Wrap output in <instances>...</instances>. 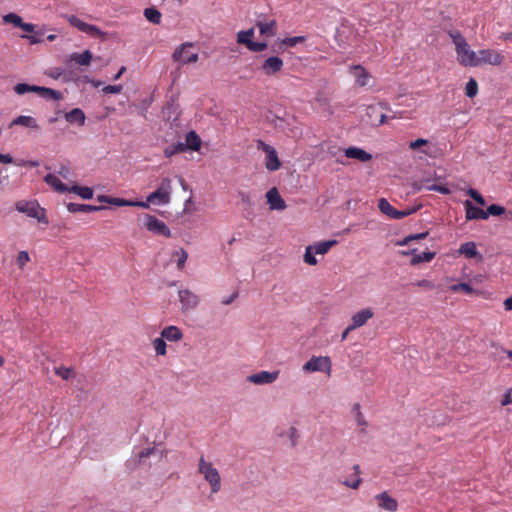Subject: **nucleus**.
<instances>
[{"mask_svg":"<svg viewBox=\"0 0 512 512\" xmlns=\"http://www.w3.org/2000/svg\"><path fill=\"white\" fill-rule=\"evenodd\" d=\"M448 35L455 45L459 64L465 67H477V53L470 49L469 44L460 31L450 30Z\"/></svg>","mask_w":512,"mask_h":512,"instance_id":"f257e3e1","label":"nucleus"},{"mask_svg":"<svg viewBox=\"0 0 512 512\" xmlns=\"http://www.w3.org/2000/svg\"><path fill=\"white\" fill-rule=\"evenodd\" d=\"M13 90L18 95H24L26 93L33 92L46 100L52 99L59 101L63 99V95L60 91L44 86L31 85L28 83H18L14 86Z\"/></svg>","mask_w":512,"mask_h":512,"instance_id":"f03ea898","label":"nucleus"},{"mask_svg":"<svg viewBox=\"0 0 512 512\" xmlns=\"http://www.w3.org/2000/svg\"><path fill=\"white\" fill-rule=\"evenodd\" d=\"M198 471L204 476V479L210 484L211 492L217 493L221 488V478L218 470L213 467L211 462H206L202 456L199 459Z\"/></svg>","mask_w":512,"mask_h":512,"instance_id":"7ed1b4c3","label":"nucleus"},{"mask_svg":"<svg viewBox=\"0 0 512 512\" xmlns=\"http://www.w3.org/2000/svg\"><path fill=\"white\" fill-rule=\"evenodd\" d=\"M18 212L26 214L28 217L37 219L38 222L48 224V219L45 215V209L40 207L36 201H18L15 204Z\"/></svg>","mask_w":512,"mask_h":512,"instance_id":"20e7f679","label":"nucleus"},{"mask_svg":"<svg viewBox=\"0 0 512 512\" xmlns=\"http://www.w3.org/2000/svg\"><path fill=\"white\" fill-rule=\"evenodd\" d=\"M171 179L169 177H164L161 180L160 186L149 196L147 197V201L151 203H156L158 201L159 204H168L171 199Z\"/></svg>","mask_w":512,"mask_h":512,"instance_id":"39448f33","label":"nucleus"},{"mask_svg":"<svg viewBox=\"0 0 512 512\" xmlns=\"http://www.w3.org/2000/svg\"><path fill=\"white\" fill-rule=\"evenodd\" d=\"M257 149L262 150L265 153V167L268 171H277L281 167V161L279 160L276 149L265 143L263 140H257Z\"/></svg>","mask_w":512,"mask_h":512,"instance_id":"423d86ee","label":"nucleus"},{"mask_svg":"<svg viewBox=\"0 0 512 512\" xmlns=\"http://www.w3.org/2000/svg\"><path fill=\"white\" fill-rule=\"evenodd\" d=\"M142 219L143 225L148 231L156 235L164 236L166 238L171 237V231L169 227L163 221L157 219L155 216L151 214H143Z\"/></svg>","mask_w":512,"mask_h":512,"instance_id":"0eeeda50","label":"nucleus"},{"mask_svg":"<svg viewBox=\"0 0 512 512\" xmlns=\"http://www.w3.org/2000/svg\"><path fill=\"white\" fill-rule=\"evenodd\" d=\"M65 18L69 22L70 25H72L73 27H76L81 32L87 33L94 37H100L102 40H105L107 37L106 32H103L95 25L83 22L75 15H66Z\"/></svg>","mask_w":512,"mask_h":512,"instance_id":"6e6552de","label":"nucleus"},{"mask_svg":"<svg viewBox=\"0 0 512 512\" xmlns=\"http://www.w3.org/2000/svg\"><path fill=\"white\" fill-rule=\"evenodd\" d=\"M378 208L381 213L385 214L391 219H402L415 213L418 210V207H412L405 210H397L385 198L379 199Z\"/></svg>","mask_w":512,"mask_h":512,"instance_id":"1a4fd4ad","label":"nucleus"},{"mask_svg":"<svg viewBox=\"0 0 512 512\" xmlns=\"http://www.w3.org/2000/svg\"><path fill=\"white\" fill-rule=\"evenodd\" d=\"M477 67L485 64L498 66L504 61V56L494 49H482L477 52Z\"/></svg>","mask_w":512,"mask_h":512,"instance_id":"9d476101","label":"nucleus"},{"mask_svg":"<svg viewBox=\"0 0 512 512\" xmlns=\"http://www.w3.org/2000/svg\"><path fill=\"white\" fill-rule=\"evenodd\" d=\"M348 71L350 75L353 76L355 80V85L359 88L369 86L371 80L373 79L372 75L361 64L350 65Z\"/></svg>","mask_w":512,"mask_h":512,"instance_id":"9b49d317","label":"nucleus"},{"mask_svg":"<svg viewBox=\"0 0 512 512\" xmlns=\"http://www.w3.org/2000/svg\"><path fill=\"white\" fill-rule=\"evenodd\" d=\"M192 46V43H184L181 46L177 47L172 55L173 60L179 62L182 65L188 63H195L198 60V53L190 52L187 50Z\"/></svg>","mask_w":512,"mask_h":512,"instance_id":"f8f14e48","label":"nucleus"},{"mask_svg":"<svg viewBox=\"0 0 512 512\" xmlns=\"http://www.w3.org/2000/svg\"><path fill=\"white\" fill-rule=\"evenodd\" d=\"M334 37L340 48H346L353 43L356 34L351 26L342 24L336 29Z\"/></svg>","mask_w":512,"mask_h":512,"instance_id":"ddd939ff","label":"nucleus"},{"mask_svg":"<svg viewBox=\"0 0 512 512\" xmlns=\"http://www.w3.org/2000/svg\"><path fill=\"white\" fill-rule=\"evenodd\" d=\"M182 312L194 310L199 304V297L188 289H182L178 292Z\"/></svg>","mask_w":512,"mask_h":512,"instance_id":"4468645a","label":"nucleus"},{"mask_svg":"<svg viewBox=\"0 0 512 512\" xmlns=\"http://www.w3.org/2000/svg\"><path fill=\"white\" fill-rule=\"evenodd\" d=\"M279 371H260L247 377V381L256 385L272 384L278 379Z\"/></svg>","mask_w":512,"mask_h":512,"instance_id":"2eb2a0df","label":"nucleus"},{"mask_svg":"<svg viewBox=\"0 0 512 512\" xmlns=\"http://www.w3.org/2000/svg\"><path fill=\"white\" fill-rule=\"evenodd\" d=\"M374 315V312L371 308H365L352 316V322L348 326V330H354L356 328L362 327L370 320Z\"/></svg>","mask_w":512,"mask_h":512,"instance_id":"dca6fc26","label":"nucleus"},{"mask_svg":"<svg viewBox=\"0 0 512 512\" xmlns=\"http://www.w3.org/2000/svg\"><path fill=\"white\" fill-rule=\"evenodd\" d=\"M267 203L270 210L282 211L286 208L284 199L279 194L277 188L273 187L266 193Z\"/></svg>","mask_w":512,"mask_h":512,"instance_id":"f3484780","label":"nucleus"},{"mask_svg":"<svg viewBox=\"0 0 512 512\" xmlns=\"http://www.w3.org/2000/svg\"><path fill=\"white\" fill-rule=\"evenodd\" d=\"M464 207H465V217H466L467 221L478 220V219H481V220L488 219V213H486L485 210L474 206L470 200H466L464 202Z\"/></svg>","mask_w":512,"mask_h":512,"instance_id":"a211bd4d","label":"nucleus"},{"mask_svg":"<svg viewBox=\"0 0 512 512\" xmlns=\"http://www.w3.org/2000/svg\"><path fill=\"white\" fill-rule=\"evenodd\" d=\"M283 67V60L278 56L267 58L261 65V70L265 75H273L279 72Z\"/></svg>","mask_w":512,"mask_h":512,"instance_id":"6ab92c4d","label":"nucleus"},{"mask_svg":"<svg viewBox=\"0 0 512 512\" xmlns=\"http://www.w3.org/2000/svg\"><path fill=\"white\" fill-rule=\"evenodd\" d=\"M67 210L70 213H92L97 212L106 209L105 206H96V205H90V204H79V203H68L66 205Z\"/></svg>","mask_w":512,"mask_h":512,"instance_id":"aec40b11","label":"nucleus"},{"mask_svg":"<svg viewBox=\"0 0 512 512\" xmlns=\"http://www.w3.org/2000/svg\"><path fill=\"white\" fill-rule=\"evenodd\" d=\"M347 158L356 159L360 162H368L372 159V155L359 147H348L344 150Z\"/></svg>","mask_w":512,"mask_h":512,"instance_id":"412c9836","label":"nucleus"},{"mask_svg":"<svg viewBox=\"0 0 512 512\" xmlns=\"http://www.w3.org/2000/svg\"><path fill=\"white\" fill-rule=\"evenodd\" d=\"M375 499L378 502V506L384 510L394 512L397 510L398 503L397 501L390 497L386 492H382L375 496Z\"/></svg>","mask_w":512,"mask_h":512,"instance_id":"4be33fe9","label":"nucleus"},{"mask_svg":"<svg viewBox=\"0 0 512 512\" xmlns=\"http://www.w3.org/2000/svg\"><path fill=\"white\" fill-rule=\"evenodd\" d=\"M16 125L31 128V129H34L37 131L40 130V126L38 125L36 119L31 116L20 115V116L16 117L9 124V128L16 126Z\"/></svg>","mask_w":512,"mask_h":512,"instance_id":"5701e85b","label":"nucleus"},{"mask_svg":"<svg viewBox=\"0 0 512 512\" xmlns=\"http://www.w3.org/2000/svg\"><path fill=\"white\" fill-rule=\"evenodd\" d=\"M65 120L70 124H77L83 126L85 124L86 116L80 108H74L69 112L64 113Z\"/></svg>","mask_w":512,"mask_h":512,"instance_id":"b1692460","label":"nucleus"},{"mask_svg":"<svg viewBox=\"0 0 512 512\" xmlns=\"http://www.w3.org/2000/svg\"><path fill=\"white\" fill-rule=\"evenodd\" d=\"M237 196L241 199V202L245 206L244 210L246 211V213L244 214V217L246 219L251 220L254 216V213H253L254 202L252 200L251 194L248 192H244V191H238Z\"/></svg>","mask_w":512,"mask_h":512,"instance_id":"393cba45","label":"nucleus"},{"mask_svg":"<svg viewBox=\"0 0 512 512\" xmlns=\"http://www.w3.org/2000/svg\"><path fill=\"white\" fill-rule=\"evenodd\" d=\"M183 143L187 151H198L201 147V138L195 131L191 130L186 134Z\"/></svg>","mask_w":512,"mask_h":512,"instance_id":"a878e982","label":"nucleus"},{"mask_svg":"<svg viewBox=\"0 0 512 512\" xmlns=\"http://www.w3.org/2000/svg\"><path fill=\"white\" fill-rule=\"evenodd\" d=\"M93 58L90 50H85L83 53H72L69 56V62H75L81 66H88Z\"/></svg>","mask_w":512,"mask_h":512,"instance_id":"bb28decb","label":"nucleus"},{"mask_svg":"<svg viewBox=\"0 0 512 512\" xmlns=\"http://www.w3.org/2000/svg\"><path fill=\"white\" fill-rule=\"evenodd\" d=\"M161 337L168 341H178L183 337L181 330L177 326L165 327L161 332Z\"/></svg>","mask_w":512,"mask_h":512,"instance_id":"cd10ccee","label":"nucleus"},{"mask_svg":"<svg viewBox=\"0 0 512 512\" xmlns=\"http://www.w3.org/2000/svg\"><path fill=\"white\" fill-rule=\"evenodd\" d=\"M320 254V242H315L313 245L308 246L306 248L304 254V261L309 265H315L317 263V259L315 255Z\"/></svg>","mask_w":512,"mask_h":512,"instance_id":"c85d7f7f","label":"nucleus"},{"mask_svg":"<svg viewBox=\"0 0 512 512\" xmlns=\"http://www.w3.org/2000/svg\"><path fill=\"white\" fill-rule=\"evenodd\" d=\"M459 253L467 258H475L477 256H479V258L482 257L477 251L476 243L472 241L461 244L459 248Z\"/></svg>","mask_w":512,"mask_h":512,"instance_id":"c756f323","label":"nucleus"},{"mask_svg":"<svg viewBox=\"0 0 512 512\" xmlns=\"http://www.w3.org/2000/svg\"><path fill=\"white\" fill-rule=\"evenodd\" d=\"M44 181L52 186L56 191L58 192H61V193H65V192H68L69 188L67 187L66 184H64L59 178H57L55 175L53 174H47L45 177H44Z\"/></svg>","mask_w":512,"mask_h":512,"instance_id":"7c9ffc66","label":"nucleus"},{"mask_svg":"<svg viewBox=\"0 0 512 512\" xmlns=\"http://www.w3.org/2000/svg\"><path fill=\"white\" fill-rule=\"evenodd\" d=\"M68 192L75 193L85 200L91 199L93 197V190L87 186L73 185L71 188H69Z\"/></svg>","mask_w":512,"mask_h":512,"instance_id":"2f4dec72","label":"nucleus"},{"mask_svg":"<svg viewBox=\"0 0 512 512\" xmlns=\"http://www.w3.org/2000/svg\"><path fill=\"white\" fill-rule=\"evenodd\" d=\"M449 290L453 293H457V292H463L465 294H477L479 295L480 292L478 290H475L473 289L469 283H465V282H462V283H458V284H454V285H451L449 287Z\"/></svg>","mask_w":512,"mask_h":512,"instance_id":"473e14b6","label":"nucleus"},{"mask_svg":"<svg viewBox=\"0 0 512 512\" xmlns=\"http://www.w3.org/2000/svg\"><path fill=\"white\" fill-rule=\"evenodd\" d=\"M254 36V28H250L248 30H242L237 34V42L239 44L245 45L247 48L250 46L252 42V37Z\"/></svg>","mask_w":512,"mask_h":512,"instance_id":"72a5a7b5","label":"nucleus"},{"mask_svg":"<svg viewBox=\"0 0 512 512\" xmlns=\"http://www.w3.org/2000/svg\"><path fill=\"white\" fill-rule=\"evenodd\" d=\"M435 252H423L420 254H414L410 260L411 265H418L423 262H430L434 259Z\"/></svg>","mask_w":512,"mask_h":512,"instance_id":"f704fd0d","label":"nucleus"},{"mask_svg":"<svg viewBox=\"0 0 512 512\" xmlns=\"http://www.w3.org/2000/svg\"><path fill=\"white\" fill-rule=\"evenodd\" d=\"M144 16L149 22L153 24H159L161 22V13L155 7L146 8L144 10Z\"/></svg>","mask_w":512,"mask_h":512,"instance_id":"c9c22d12","label":"nucleus"},{"mask_svg":"<svg viewBox=\"0 0 512 512\" xmlns=\"http://www.w3.org/2000/svg\"><path fill=\"white\" fill-rule=\"evenodd\" d=\"M187 151L183 142H178L176 144H172L170 146H167L164 149V156L167 158H170L178 153H183Z\"/></svg>","mask_w":512,"mask_h":512,"instance_id":"e433bc0d","label":"nucleus"},{"mask_svg":"<svg viewBox=\"0 0 512 512\" xmlns=\"http://www.w3.org/2000/svg\"><path fill=\"white\" fill-rule=\"evenodd\" d=\"M257 27L259 28L260 34L265 36H273L275 34L274 27L276 22L272 20L269 23L257 22Z\"/></svg>","mask_w":512,"mask_h":512,"instance_id":"4c0bfd02","label":"nucleus"},{"mask_svg":"<svg viewBox=\"0 0 512 512\" xmlns=\"http://www.w3.org/2000/svg\"><path fill=\"white\" fill-rule=\"evenodd\" d=\"M302 370L304 372H317L320 371V356H313L308 362H306Z\"/></svg>","mask_w":512,"mask_h":512,"instance_id":"58836bf2","label":"nucleus"},{"mask_svg":"<svg viewBox=\"0 0 512 512\" xmlns=\"http://www.w3.org/2000/svg\"><path fill=\"white\" fill-rule=\"evenodd\" d=\"M478 93V84L477 81L474 78H470L469 81L466 83L465 87V94L469 98H473Z\"/></svg>","mask_w":512,"mask_h":512,"instance_id":"ea45409f","label":"nucleus"},{"mask_svg":"<svg viewBox=\"0 0 512 512\" xmlns=\"http://www.w3.org/2000/svg\"><path fill=\"white\" fill-rule=\"evenodd\" d=\"M270 122L275 126V128L280 129L281 131H285L288 126H290L289 121L279 115H274Z\"/></svg>","mask_w":512,"mask_h":512,"instance_id":"a19ab883","label":"nucleus"},{"mask_svg":"<svg viewBox=\"0 0 512 512\" xmlns=\"http://www.w3.org/2000/svg\"><path fill=\"white\" fill-rule=\"evenodd\" d=\"M173 257H177V268L181 270L184 267L185 262L188 258V253L186 252L185 249L180 248L179 250L173 253Z\"/></svg>","mask_w":512,"mask_h":512,"instance_id":"79ce46f5","label":"nucleus"},{"mask_svg":"<svg viewBox=\"0 0 512 512\" xmlns=\"http://www.w3.org/2000/svg\"><path fill=\"white\" fill-rule=\"evenodd\" d=\"M353 469L355 470V475H356L355 480H353V481L346 480V481L343 482V484L345 486H347V487L352 488V489H357L360 486L361 482H362V479L359 477L360 467H359V465H354Z\"/></svg>","mask_w":512,"mask_h":512,"instance_id":"37998d69","label":"nucleus"},{"mask_svg":"<svg viewBox=\"0 0 512 512\" xmlns=\"http://www.w3.org/2000/svg\"><path fill=\"white\" fill-rule=\"evenodd\" d=\"M153 346H154V349H155L157 355H165L166 354L167 345H166L165 340L162 337L156 338L153 341Z\"/></svg>","mask_w":512,"mask_h":512,"instance_id":"c03bdc74","label":"nucleus"},{"mask_svg":"<svg viewBox=\"0 0 512 512\" xmlns=\"http://www.w3.org/2000/svg\"><path fill=\"white\" fill-rule=\"evenodd\" d=\"M304 40H305L304 36L287 37L281 41L280 45L281 46L284 45L287 47H293V46L297 45L298 43L303 42Z\"/></svg>","mask_w":512,"mask_h":512,"instance_id":"a18cd8bd","label":"nucleus"},{"mask_svg":"<svg viewBox=\"0 0 512 512\" xmlns=\"http://www.w3.org/2000/svg\"><path fill=\"white\" fill-rule=\"evenodd\" d=\"M43 36H44L43 31H41V30L35 31L34 30L32 35H23L22 37L27 39L30 44H37V43L42 42Z\"/></svg>","mask_w":512,"mask_h":512,"instance_id":"49530a36","label":"nucleus"},{"mask_svg":"<svg viewBox=\"0 0 512 512\" xmlns=\"http://www.w3.org/2000/svg\"><path fill=\"white\" fill-rule=\"evenodd\" d=\"M56 375L60 376L64 380H68L73 374L74 371L72 368L60 366L55 369Z\"/></svg>","mask_w":512,"mask_h":512,"instance_id":"de8ad7c7","label":"nucleus"},{"mask_svg":"<svg viewBox=\"0 0 512 512\" xmlns=\"http://www.w3.org/2000/svg\"><path fill=\"white\" fill-rule=\"evenodd\" d=\"M3 21L5 23H11L15 27H18L20 25V23L22 22V18L15 13H8L3 17Z\"/></svg>","mask_w":512,"mask_h":512,"instance_id":"09e8293b","label":"nucleus"},{"mask_svg":"<svg viewBox=\"0 0 512 512\" xmlns=\"http://www.w3.org/2000/svg\"><path fill=\"white\" fill-rule=\"evenodd\" d=\"M467 194L476 201L480 206H484L486 204L484 197L475 189L470 188L467 191Z\"/></svg>","mask_w":512,"mask_h":512,"instance_id":"8fccbe9b","label":"nucleus"},{"mask_svg":"<svg viewBox=\"0 0 512 512\" xmlns=\"http://www.w3.org/2000/svg\"><path fill=\"white\" fill-rule=\"evenodd\" d=\"M504 212H505L504 207L496 205V204H491L490 206H488V208L486 210V213H488V216L489 215L500 216Z\"/></svg>","mask_w":512,"mask_h":512,"instance_id":"3c124183","label":"nucleus"},{"mask_svg":"<svg viewBox=\"0 0 512 512\" xmlns=\"http://www.w3.org/2000/svg\"><path fill=\"white\" fill-rule=\"evenodd\" d=\"M287 437L291 441V447H295L299 439L298 430L295 427L291 426L287 432Z\"/></svg>","mask_w":512,"mask_h":512,"instance_id":"603ef678","label":"nucleus"},{"mask_svg":"<svg viewBox=\"0 0 512 512\" xmlns=\"http://www.w3.org/2000/svg\"><path fill=\"white\" fill-rule=\"evenodd\" d=\"M29 254L26 251H20L17 255V265L19 268H23L27 262H29Z\"/></svg>","mask_w":512,"mask_h":512,"instance_id":"864d4df0","label":"nucleus"},{"mask_svg":"<svg viewBox=\"0 0 512 512\" xmlns=\"http://www.w3.org/2000/svg\"><path fill=\"white\" fill-rule=\"evenodd\" d=\"M156 453H158V450L156 448H154V447L153 448L142 449L138 453L139 461H142L143 459L148 458L150 455L156 454ZM159 456H161V452H159Z\"/></svg>","mask_w":512,"mask_h":512,"instance_id":"5fc2aeb1","label":"nucleus"},{"mask_svg":"<svg viewBox=\"0 0 512 512\" xmlns=\"http://www.w3.org/2000/svg\"><path fill=\"white\" fill-rule=\"evenodd\" d=\"M266 48H267L266 42H254V41H252L250 43V46L248 47V49L252 52H261V51L265 50Z\"/></svg>","mask_w":512,"mask_h":512,"instance_id":"6e6d98bb","label":"nucleus"},{"mask_svg":"<svg viewBox=\"0 0 512 512\" xmlns=\"http://www.w3.org/2000/svg\"><path fill=\"white\" fill-rule=\"evenodd\" d=\"M122 85H108L103 88L105 94H119L122 91Z\"/></svg>","mask_w":512,"mask_h":512,"instance_id":"4d7b16f0","label":"nucleus"},{"mask_svg":"<svg viewBox=\"0 0 512 512\" xmlns=\"http://www.w3.org/2000/svg\"><path fill=\"white\" fill-rule=\"evenodd\" d=\"M427 235H428V233L424 232V233L408 236L403 241L399 242V245H407L410 241L415 240V239H424V238H426Z\"/></svg>","mask_w":512,"mask_h":512,"instance_id":"13d9d810","label":"nucleus"},{"mask_svg":"<svg viewBox=\"0 0 512 512\" xmlns=\"http://www.w3.org/2000/svg\"><path fill=\"white\" fill-rule=\"evenodd\" d=\"M321 365H322V371H325L327 373V375L330 376V374H331V366H332L330 358L329 357H322Z\"/></svg>","mask_w":512,"mask_h":512,"instance_id":"bf43d9fd","label":"nucleus"},{"mask_svg":"<svg viewBox=\"0 0 512 512\" xmlns=\"http://www.w3.org/2000/svg\"><path fill=\"white\" fill-rule=\"evenodd\" d=\"M353 410L356 412V419H357L358 424L361 426H365L366 421L364 420V417H363L362 413L360 412V405L355 404Z\"/></svg>","mask_w":512,"mask_h":512,"instance_id":"052dcab7","label":"nucleus"},{"mask_svg":"<svg viewBox=\"0 0 512 512\" xmlns=\"http://www.w3.org/2000/svg\"><path fill=\"white\" fill-rule=\"evenodd\" d=\"M426 144H427V140L422 139V138H418L415 141L410 142L409 148L412 149V150H416L419 147L424 146Z\"/></svg>","mask_w":512,"mask_h":512,"instance_id":"680f3d73","label":"nucleus"},{"mask_svg":"<svg viewBox=\"0 0 512 512\" xmlns=\"http://www.w3.org/2000/svg\"><path fill=\"white\" fill-rule=\"evenodd\" d=\"M429 189L432 191L439 192L444 195L450 194V189L447 188L446 186H442V185L435 184V185H432L431 187H429Z\"/></svg>","mask_w":512,"mask_h":512,"instance_id":"e2e57ef3","label":"nucleus"},{"mask_svg":"<svg viewBox=\"0 0 512 512\" xmlns=\"http://www.w3.org/2000/svg\"><path fill=\"white\" fill-rule=\"evenodd\" d=\"M130 200H126L123 198H114L112 197L111 205L123 207V206H129Z\"/></svg>","mask_w":512,"mask_h":512,"instance_id":"0e129e2a","label":"nucleus"},{"mask_svg":"<svg viewBox=\"0 0 512 512\" xmlns=\"http://www.w3.org/2000/svg\"><path fill=\"white\" fill-rule=\"evenodd\" d=\"M336 243V240L322 241V255L326 254Z\"/></svg>","mask_w":512,"mask_h":512,"instance_id":"69168bd1","label":"nucleus"},{"mask_svg":"<svg viewBox=\"0 0 512 512\" xmlns=\"http://www.w3.org/2000/svg\"><path fill=\"white\" fill-rule=\"evenodd\" d=\"M416 285L418 287H421V288H426V289H433L435 286L433 284V282L429 281V280H426V279H423V280H419Z\"/></svg>","mask_w":512,"mask_h":512,"instance_id":"338daca9","label":"nucleus"},{"mask_svg":"<svg viewBox=\"0 0 512 512\" xmlns=\"http://www.w3.org/2000/svg\"><path fill=\"white\" fill-rule=\"evenodd\" d=\"M18 27L27 33H33L35 29V26L32 23H25L23 21L20 23Z\"/></svg>","mask_w":512,"mask_h":512,"instance_id":"774afa93","label":"nucleus"}]
</instances>
